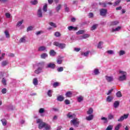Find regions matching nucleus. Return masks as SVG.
Masks as SVG:
<instances>
[{
  "label": "nucleus",
  "mask_w": 130,
  "mask_h": 130,
  "mask_svg": "<svg viewBox=\"0 0 130 130\" xmlns=\"http://www.w3.org/2000/svg\"><path fill=\"white\" fill-rule=\"evenodd\" d=\"M67 116L68 117V118H74V115H72L71 112L68 113Z\"/></svg>",
  "instance_id": "nucleus-27"
},
{
  "label": "nucleus",
  "mask_w": 130,
  "mask_h": 130,
  "mask_svg": "<svg viewBox=\"0 0 130 130\" xmlns=\"http://www.w3.org/2000/svg\"><path fill=\"white\" fill-rule=\"evenodd\" d=\"M1 121L2 122L3 125H7V120H6V119H2Z\"/></svg>",
  "instance_id": "nucleus-33"
},
{
  "label": "nucleus",
  "mask_w": 130,
  "mask_h": 130,
  "mask_svg": "<svg viewBox=\"0 0 130 130\" xmlns=\"http://www.w3.org/2000/svg\"><path fill=\"white\" fill-rule=\"evenodd\" d=\"M37 123H39V129H42L43 127H45L46 126V123L42 121V120L41 119H37Z\"/></svg>",
  "instance_id": "nucleus-1"
},
{
  "label": "nucleus",
  "mask_w": 130,
  "mask_h": 130,
  "mask_svg": "<svg viewBox=\"0 0 130 130\" xmlns=\"http://www.w3.org/2000/svg\"><path fill=\"white\" fill-rule=\"evenodd\" d=\"M50 125H49L47 123H46V126H45V128L46 130L50 129Z\"/></svg>",
  "instance_id": "nucleus-53"
},
{
  "label": "nucleus",
  "mask_w": 130,
  "mask_h": 130,
  "mask_svg": "<svg viewBox=\"0 0 130 130\" xmlns=\"http://www.w3.org/2000/svg\"><path fill=\"white\" fill-rule=\"evenodd\" d=\"M43 11L44 12H47V4H45L43 8Z\"/></svg>",
  "instance_id": "nucleus-44"
},
{
  "label": "nucleus",
  "mask_w": 130,
  "mask_h": 130,
  "mask_svg": "<svg viewBox=\"0 0 130 130\" xmlns=\"http://www.w3.org/2000/svg\"><path fill=\"white\" fill-rule=\"evenodd\" d=\"M88 17L89 18H93L94 17V14H93V13L90 12L89 13Z\"/></svg>",
  "instance_id": "nucleus-60"
},
{
  "label": "nucleus",
  "mask_w": 130,
  "mask_h": 130,
  "mask_svg": "<svg viewBox=\"0 0 130 130\" xmlns=\"http://www.w3.org/2000/svg\"><path fill=\"white\" fill-rule=\"evenodd\" d=\"M65 95L66 97L68 98H71V97L73 96V92H72V91H67Z\"/></svg>",
  "instance_id": "nucleus-9"
},
{
  "label": "nucleus",
  "mask_w": 130,
  "mask_h": 130,
  "mask_svg": "<svg viewBox=\"0 0 130 130\" xmlns=\"http://www.w3.org/2000/svg\"><path fill=\"white\" fill-rule=\"evenodd\" d=\"M23 22H24V20H23L20 21H18L17 23L16 26H17V27H20V26H21V25L23 24Z\"/></svg>",
  "instance_id": "nucleus-36"
},
{
  "label": "nucleus",
  "mask_w": 130,
  "mask_h": 130,
  "mask_svg": "<svg viewBox=\"0 0 130 130\" xmlns=\"http://www.w3.org/2000/svg\"><path fill=\"white\" fill-rule=\"evenodd\" d=\"M74 50H75V51H76V52H79V51H80V50H81V48H75Z\"/></svg>",
  "instance_id": "nucleus-63"
},
{
  "label": "nucleus",
  "mask_w": 130,
  "mask_h": 130,
  "mask_svg": "<svg viewBox=\"0 0 130 130\" xmlns=\"http://www.w3.org/2000/svg\"><path fill=\"white\" fill-rule=\"evenodd\" d=\"M122 125L120 123L118 124L115 127V130H119V128L121 127Z\"/></svg>",
  "instance_id": "nucleus-25"
},
{
  "label": "nucleus",
  "mask_w": 130,
  "mask_h": 130,
  "mask_svg": "<svg viewBox=\"0 0 130 130\" xmlns=\"http://www.w3.org/2000/svg\"><path fill=\"white\" fill-rule=\"evenodd\" d=\"M48 55L46 53H43L41 55V58H46V57H47Z\"/></svg>",
  "instance_id": "nucleus-41"
},
{
  "label": "nucleus",
  "mask_w": 130,
  "mask_h": 130,
  "mask_svg": "<svg viewBox=\"0 0 130 130\" xmlns=\"http://www.w3.org/2000/svg\"><path fill=\"white\" fill-rule=\"evenodd\" d=\"M93 111L94 110H93V108H90L87 112V114H88V115H92V113H93Z\"/></svg>",
  "instance_id": "nucleus-12"
},
{
  "label": "nucleus",
  "mask_w": 130,
  "mask_h": 130,
  "mask_svg": "<svg viewBox=\"0 0 130 130\" xmlns=\"http://www.w3.org/2000/svg\"><path fill=\"white\" fill-rule=\"evenodd\" d=\"M106 79L108 82H112L113 81V77L106 76Z\"/></svg>",
  "instance_id": "nucleus-16"
},
{
  "label": "nucleus",
  "mask_w": 130,
  "mask_h": 130,
  "mask_svg": "<svg viewBox=\"0 0 130 130\" xmlns=\"http://www.w3.org/2000/svg\"><path fill=\"white\" fill-rule=\"evenodd\" d=\"M38 16L39 18H42L43 15H42V10L41 9H40L38 11Z\"/></svg>",
  "instance_id": "nucleus-11"
},
{
  "label": "nucleus",
  "mask_w": 130,
  "mask_h": 130,
  "mask_svg": "<svg viewBox=\"0 0 130 130\" xmlns=\"http://www.w3.org/2000/svg\"><path fill=\"white\" fill-rule=\"evenodd\" d=\"M64 8L65 12H66L67 13H68V12H70V8L68 7V6L67 5V4H64Z\"/></svg>",
  "instance_id": "nucleus-21"
},
{
  "label": "nucleus",
  "mask_w": 130,
  "mask_h": 130,
  "mask_svg": "<svg viewBox=\"0 0 130 130\" xmlns=\"http://www.w3.org/2000/svg\"><path fill=\"white\" fill-rule=\"evenodd\" d=\"M85 33L84 30H79L76 32L77 35H80V34H84Z\"/></svg>",
  "instance_id": "nucleus-23"
},
{
  "label": "nucleus",
  "mask_w": 130,
  "mask_h": 130,
  "mask_svg": "<svg viewBox=\"0 0 130 130\" xmlns=\"http://www.w3.org/2000/svg\"><path fill=\"white\" fill-rule=\"evenodd\" d=\"M68 29L69 31H77V30H78V27L70 26L68 27Z\"/></svg>",
  "instance_id": "nucleus-7"
},
{
  "label": "nucleus",
  "mask_w": 130,
  "mask_h": 130,
  "mask_svg": "<svg viewBox=\"0 0 130 130\" xmlns=\"http://www.w3.org/2000/svg\"><path fill=\"white\" fill-rule=\"evenodd\" d=\"M89 51H86V52H82L81 55H84V56H88V55L89 54Z\"/></svg>",
  "instance_id": "nucleus-40"
},
{
  "label": "nucleus",
  "mask_w": 130,
  "mask_h": 130,
  "mask_svg": "<svg viewBox=\"0 0 130 130\" xmlns=\"http://www.w3.org/2000/svg\"><path fill=\"white\" fill-rule=\"evenodd\" d=\"M71 124H73L76 127H78L80 124V121L78 119V118H75L70 121Z\"/></svg>",
  "instance_id": "nucleus-3"
},
{
  "label": "nucleus",
  "mask_w": 130,
  "mask_h": 130,
  "mask_svg": "<svg viewBox=\"0 0 130 130\" xmlns=\"http://www.w3.org/2000/svg\"><path fill=\"white\" fill-rule=\"evenodd\" d=\"M120 2H121V0H117L116 2H115L114 4L113 5L114 7H116V6L119 5Z\"/></svg>",
  "instance_id": "nucleus-38"
},
{
  "label": "nucleus",
  "mask_w": 130,
  "mask_h": 130,
  "mask_svg": "<svg viewBox=\"0 0 130 130\" xmlns=\"http://www.w3.org/2000/svg\"><path fill=\"white\" fill-rule=\"evenodd\" d=\"M93 118H94V115L93 114L89 115L88 116L86 117V120H88V121H90V120H92Z\"/></svg>",
  "instance_id": "nucleus-8"
},
{
  "label": "nucleus",
  "mask_w": 130,
  "mask_h": 130,
  "mask_svg": "<svg viewBox=\"0 0 130 130\" xmlns=\"http://www.w3.org/2000/svg\"><path fill=\"white\" fill-rule=\"evenodd\" d=\"M108 118L109 120H111V119H113V118H114V116H113V115L112 114H109L108 115Z\"/></svg>",
  "instance_id": "nucleus-22"
},
{
  "label": "nucleus",
  "mask_w": 130,
  "mask_h": 130,
  "mask_svg": "<svg viewBox=\"0 0 130 130\" xmlns=\"http://www.w3.org/2000/svg\"><path fill=\"white\" fill-rule=\"evenodd\" d=\"M49 54L52 56H54V55H55V54H56V52H55V51H54V50H51L49 52Z\"/></svg>",
  "instance_id": "nucleus-19"
},
{
  "label": "nucleus",
  "mask_w": 130,
  "mask_h": 130,
  "mask_svg": "<svg viewBox=\"0 0 130 130\" xmlns=\"http://www.w3.org/2000/svg\"><path fill=\"white\" fill-rule=\"evenodd\" d=\"M112 129H113V126L111 125H109L106 129V130H112Z\"/></svg>",
  "instance_id": "nucleus-48"
},
{
  "label": "nucleus",
  "mask_w": 130,
  "mask_h": 130,
  "mask_svg": "<svg viewBox=\"0 0 130 130\" xmlns=\"http://www.w3.org/2000/svg\"><path fill=\"white\" fill-rule=\"evenodd\" d=\"M49 25L51 26V27H54V28H56L57 27L56 24L53 22H50Z\"/></svg>",
  "instance_id": "nucleus-43"
},
{
  "label": "nucleus",
  "mask_w": 130,
  "mask_h": 130,
  "mask_svg": "<svg viewBox=\"0 0 130 130\" xmlns=\"http://www.w3.org/2000/svg\"><path fill=\"white\" fill-rule=\"evenodd\" d=\"M63 71V67H60L59 68L57 69L58 72H62Z\"/></svg>",
  "instance_id": "nucleus-62"
},
{
  "label": "nucleus",
  "mask_w": 130,
  "mask_h": 130,
  "mask_svg": "<svg viewBox=\"0 0 130 130\" xmlns=\"http://www.w3.org/2000/svg\"><path fill=\"white\" fill-rule=\"evenodd\" d=\"M116 96H117V97H118V98L122 97V95L121 94V92L120 91H118V92L116 93Z\"/></svg>",
  "instance_id": "nucleus-47"
},
{
  "label": "nucleus",
  "mask_w": 130,
  "mask_h": 130,
  "mask_svg": "<svg viewBox=\"0 0 130 130\" xmlns=\"http://www.w3.org/2000/svg\"><path fill=\"white\" fill-rule=\"evenodd\" d=\"M119 73L122 74V75L119 76L118 80L120 82H122V81H125V80H126V72L124 71H120Z\"/></svg>",
  "instance_id": "nucleus-2"
},
{
  "label": "nucleus",
  "mask_w": 130,
  "mask_h": 130,
  "mask_svg": "<svg viewBox=\"0 0 130 130\" xmlns=\"http://www.w3.org/2000/svg\"><path fill=\"white\" fill-rule=\"evenodd\" d=\"M57 63L58 64H61L62 63V60H61V59H58L57 60Z\"/></svg>",
  "instance_id": "nucleus-52"
},
{
  "label": "nucleus",
  "mask_w": 130,
  "mask_h": 130,
  "mask_svg": "<svg viewBox=\"0 0 130 130\" xmlns=\"http://www.w3.org/2000/svg\"><path fill=\"white\" fill-rule=\"evenodd\" d=\"M52 91H51V90H49L47 93V95L48 96H49V97H51V96H52V94L51 93Z\"/></svg>",
  "instance_id": "nucleus-51"
},
{
  "label": "nucleus",
  "mask_w": 130,
  "mask_h": 130,
  "mask_svg": "<svg viewBox=\"0 0 130 130\" xmlns=\"http://www.w3.org/2000/svg\"><path fill=\"white\" fill-rule=\"evenodd\" d=\"M101 44H103V42L100 41L98 45V48L102 49V47L101 46Z\"/></svg>",
  "instance_id": "nucleus-46"
},
{
  "label": "nucleus",
  "mask_w": 130,
  "mask_h": 130,
  "mask_svg": "<svg viewBox=\"0 0 130 130\" xmlns=\"http://www.w3.org/2000/svg\"><path fill=\"white\" fill-rule=\"evenodd\" d=\"M94 74L95 75H99V74H100V72H99V69H94Z\"/></svg>",
  "instance_id": "nucleus-32"
},
{
  "label": "nucleus",
  "mask_w": 130,
  "mask_h": 130,
  "mask_svg": "<svg viewBox=\"0 0 130 130\" xmlns=\"http://www.w3.org/2000/svg\"><path fill=\"white\" fill-rule=\"evenodd\" d=\"M57 100L58 101L61 102L64 100V97H63L62 95H59L57 96Z\"/></svg>",
  "instance_id": "nucleus-10"
},
{
  "label": "nucleus",
  "mask_w": 130,
  "mask_h": 130,
  "mask_svg": "<svg viewBox=\"0 0 130 130\" xmlns=\"http://www.w3.org/2000/svg\"><path fill=\"white\" fill-rule=\"evenodd\" d=\"M64 103L66 104V105H68V104H70L71 102H70V100H66L64 101Z\"/></svg>",
  "instance_id": "nucleus-59"
},
{
  "label": "nucleus",
  "mask_w": 130,
  "mask_h": 130,
  "mask_svg": "<svg viewBox=\"0 0 130 130\" xmlns=\"http://www.w3.org/2000/svg\"><path fill=\"white\" fill-rule=\"evenodd\" d=\"M119 24V22L118 21H114L111 22V26H116V25H118Z\"/></svg>",
  "instance_id": "nucleus-15"
},
{
  "label": "nucleus",
  "mask_w": 130,
  "mask_h": 130,
  "mask_svg": "<svg viewBox=\"0 0 130 130\" xmlns=\"http://www.w3.org/2000/svg\"><path fill=\"white\" fill-rule=\"evenodd\" d=\"M5 16H6V18H11V14L9 13H6Z\"/></svg>",
  "instance_id": "nucleus-58"
},
{
  "label": "nucleus",
  "mask_w": 130,
  "mask_h": 130,
  "mask_svg": "<svg viewBox=\"0 0 130 130\" xmlns=\"http://www.w3.org/2000/svg\"><path fill=\"white\" fill-rule=\"evenodd\" d=\"M19 41H20V43H24V42H25L26 39H25V38H21L20 39Z\"/></svg>",
  "instance_id": "nucleus-56"
},
{
  "label": "nucleus",
  "mask_w": 130,
  "mask_h": 130,
  "mask_svg": "<svg viewBox=\"0 0 130 130\" xmlns=\"http://www.w3.org/2000/svg\"><path fill=\"white\" fill-rule=\"evenodd\" d=\"M48 68L50 69H55V64L50 63L48 64Z\"/></svg>",
  "instance_id": "nucleus-13"
},
{
  "label": "nucleus",
  "mask_w": 130,
  "mask_h": 130,
  "mask_svg": "<svg viewBox=\"0 0 130 130\" xmlns=\"http://www.w3.org/2000/svg\"><path fill=\"white\" fill-rule=\"evenodd\" d=\"M5 34L6 35V38H10V34L8 30L5 31Z\"/></svg>",
  "instance_id": "nucleus-35"
},
{
  "label": "nucleus",
  "mask_w": 130,
  "mask_h": 130,
  "mask_svg": "<svg viewBox=\"0 0 130 130\" xmlns=\"http://www.w3.org/2000/svg\"><path fill=\"white\" fill-rule=\"evenodd\" d=\"M39 51H44V50H46V47L45 46H41L38 48Z\"/></svg>",
  "instance_id": "nucleus-18"
},
{
  "label": "nucleus",
  "mask_w": 130,
  "mask_h": 130,
  "mask_svg": "<svg viewBox=\"0 0 130 130\" xmlns=\"http://www.w3.org/2000/svg\"><path fill=\"white\" fill-rule=\"evenodd\" d=\"M2 92L3 94H6L7 93V88H3L2 90Z\"/></svg>",
  "instance_id": "nucleus-61"
},
{
  "label": "nucleus",
  "mask_w": 130,
  "mask_h": 130,
  "mask_svg": "<svg viewBox=\"0 0 130 130\" xmlns=\"http://www.w3.org/2000/svg\"><path fill=\"white\" fill-rule=\"evenodd\" d=\"M39 113H44V108H40L39 111Z\"/></svg>",
  "instance_id": "nucleus-57"
},
{
  "label": "nucleus",
  "mask_w": 130,
  "mask_h": 130,
  "mask_svg": "<svg viewBox=\"0 0 130 130\" xmlns=\"http://www.w3.org/2000/svg\"><path fill=\"white\" fill-rule=\"evenodd\" d=\"M42 70V69H41V68L39 67L37 70H35V74H40V73H41V70Z\"/></svg>",
  "instance_id": "nucleus-20"
},
{
  "label": "nucleus",
  "mask_w": 130,
  "mask_h": 130,
  "mask_svg": "<svg viewBox=\"0 0 130 130\" xmlns=\"http://www.w3.org/2000/svg\"><path fill=\"white\" fill-rule=\"evenodd\" d=\"M120 29H121V27L120 26H118L117 27H116L115 29L112 28L111 30V32H116L117 31H119V30H120Z\"/></svg>",
  "instance_id": "nucleus-17"
},
{
  "label": "nucleus",
  "mask_w": 130,
  "mask_h": 130,
  "mask_svg": "<svg viewBox=\"0 0 130 130\" xmlns=\"http://www.w3.org/2000/svg\"><path fill=\"white\" fill-rule=\"evenodd\" d=\"M100 14L101 16L103 17H106V15H107V9H101L100 10Z\"/></svg>",
  "instance_id": "nucleus-5"
},
{
  "label": "nucleus",
  "mask_w": 130,
  "mask_h": 130,
  "mask_svg": "<svg viewBox=\"0 0 130 130\" xmlns=\"http://www.w3.org/2000/svg\"><path fill=\"white\" fill-rule=\"evenodd\" d=\"M112 99H113L112 98V97H111L110 96H108L107 98V102H111V101H112Z\"/></svg>",
  "instance_id": "nucleus-39"
},
{
  "label": "nucleus",
  "mask_w": 130,
  "mask_h": 130,
  "mask_svg": "<svg viewBox=\"0 0 130 130\" xmlns=\"http://www.w3.org/2000/svg\"><path fill=\"white\" fill-rule=\"evenodd\" d=\"M128 117V114H124L123 116H122L120 117L119 119H118V121H123L124 119H126Z\"/></svg>",
  "instance_id": "nucleus-6"
},
{
  "label": "nucleus",
  "mask_w": 130,
  "mask_h": 130,
  "mask_svg": "<svg viewBox=\"0 0 130 130\" xmlns=\"http://www.w3.org/2000/svg\"><path fill=\"white\" fill-rule=\"evenodd\" d=\"M81 37L82 39H86V38H89V37H90V35L89 34H85Z\"/></svg>",
  "instance_id": "nucleus-30"
},
{
  "label": "nucleus",
  "mask_w": 130,
  "mask_h": 130,
  "mask_svg": "<svg viewBox=\"0 0 130 130\" xmlns=\"http://www.w3.org/2000/svg\"><path fill=\"white\" fill-rule=\"evenodd\" d=\"M83 100H84V98H83V96H80L78 98V102H82Z\"/></svg>",
  "instance_id": "nucleus-50"
},
{
  "label": "nucleus",
  "mask_w": 130,
  "mask_h": 130,
  "mask_svg": "<svg viewBox=\"0 0 130 130\" xmlns=\"http://www.w3.org/2000/svg\"><path fill=\"white\" fill-rule=\"evenodd\" d=\"M107 52L108 54H113L114 53V52L112 50H108Z\"/></svg>",
  "instance_id": "nucleus-55"
},
{
  "label": "nucleus",
  "mask_w": 130,
  "mask_h": 130,
  "mask_svg": "<svg viewBox=\"0 0 130 130\" xmlns=\"http://www.w3.org/2000/svg\"><path fill=\"white\" fill-rule=\"evenodd\" d=\"M114 108H117L118 106H119V101H116L114 103V105H113Z\"/></svg>",
  "instance_id": "nucleus-14"
},
{
  "label": "nucleus",
  "mask_w": 130,
  "mask_h": 130,
  "mask_svg": "<svg viewBox=\"0 0 130 130\" xmlns=\"http://www.w3.org/2000/svg\"><path fill=\"white\" fill-rule=\"evenodd\" d=\"M58 86H59V83L58 82H54L53 84L54 88H56V87H58Z\"/></svg>",
  "instance_id": "nucleus-34"
},
{
  "label": "nucleus",
  "mask_w": 130,
  "mask_h": 130,
  "mask_svg": "<svg viewBox=\"0 0 130 130\" xmlns=\"http://www.w3.org/2000/svg\"><path fill=\"white\" fill-rule=\"evenodd\" d=\"M32 30H33V26H30L27 28L26 31L27 32H29V31H32Z\"/></svg>",
  "instance_id": "nucleus-45"
},
{
  "label": "nucleus",
  "mask_w": 130,
  "mask_h": 130,
  "mask_svg": "<svg viewBox=\"0 0 130 130\" xmlns=\"http://www.w3.org/2000/svg\"><path fill=\"white\" fill-rule=\"evenodd\" d=\"M53 45L55 46H57L60 48L61 49H63V48H66V45L64 43H59L58 42H54L53 43Z\"/></svg>",
  "instance_id": "nucleus-4"
},
{
  "label": "nucleus",
  "mask_w": 130,
  "mask_h": 130,
  "mask_svg": "<svg viewBox=\"0 0 130 130\" xmlns=\"http://www.w3.org/2000/svg\"><path fill=\"white\" fill-rule=\"evenodd\" d=\"M97 26H98V25H97V24H94V25L91 27V31H93V30H95V29L97 28Z\"/></svg>",
  "instance_id": "nucleus-42"
},
{
  "label": "nucleus",
  "mask_w": 130,
  "mask_h": 130,
  "mask_svg": "<svg viewBox=\"0 0 130 130\" xmlns=\"http://www.w3.org/2000/svg\"><path fill=\"white\" fill-rule=\"evenodd\" d=\"M30 4L34 5H37V4H38V1L37 0H35L34 1H31Z\"/></svg>",
  "instance_id": "nucleus-49"
},
{
  "label": "nucleus",
  "mask_w": 130,
  "mask_h": 130,
  "mask_svg": "<svg viewBox=\"0 0 130 130\" xmlns=\"http://www.w3.org/2000/svg\"><path fill=\"white\" fill-rule=\"evenodd\" d=\"M33 84L35 86H37V85H38V80L37 79V78L34 79V80H33Z\"/></svg>",
  "instance_id": "nucleus-24"
},
{
  "label": "nucleus",
  "mask_w": 130,
  "mask_h": 130,
  "mask_svg": "<svg viewBox=\"0 0 130 130\" xmlns=\"http://www.w3.org/2000/svg\"><path fill=\"white\" fill-rule=\"evenodd\" d=\"M101 120H104V123H107V122H108V120L106 117H103L101 118Z\"/></svg>",
  "instance_id": "nucleus-31"
},
{
  "label": "nucleus",
  "mask_w": 130,
  "mask_h": 130,
  "mask_svg": "<svg viewBox=\"0 0 130 130\" xmlns=\"http://www.w3.org/2000/svg\"><path fill=\"white\" fill-rule=\"evenodd\" d=\"M61 36V34H60V32L58 31H56L54 33V36H55V37H60Z\"/></svg>",
  "instance_id": "nucleus-29"
},
{
  "label": "nucleus",
  "mask_w": 130,
  "mask_h": 130,
  "mask_svg": "<svg viewBox=\"0 0 130 130\" xmlns=\"http://www.w3.org/2000/svg\"><path fill=\"white\" fill-rule=\"evenodd\" d=\"M60 9H61V5L60 4H59L56 7V11L57 12H59Z\"/></svg>",
  "instance_id": "nucleus-28"
},
{
  "label": "nucleus",
  "mask_w": 130,
  "mask_h": 130,
  "mask_svg": "<svg viewBox=\"0 0 130 130\" xmlns=\"http://www.w3.org/2000/svg\"><path fill=\"white\" fill-rule=\"evenodd\" d=\"M123 54H125V52L123 50H120L119 51V55L121 56V55H123Z\"/></svg>",
  "instance_id": "nucleus-54"
},
{
  "label": "nucleus",
  "mask_w": 130,
  "mask_h": 130,
  "mask_svg": "<svg viewBox=\"0 0 130 130\" xmlns=\"http://www.w3.org/2000/svg\"><path fill=\"white\" fill-rule=\"evenodd\" d=\"M2 64L3 67H6V66L9 64V62L7 60L3 61L2 62Z\"/></svg>",
  "instance_id": "nucleus-26"
},
{
  "label": "nucleus",
  "mask_w": 130,
  "mask_h": 130,
  "mask_svg": "<svg viewBox=\"0 0 130 130\" xmlns=\"http://www.w3.org/2000/svg\"><path fill=\"white\" fill-rule=\"evenodd\" d=\"M2 83L4 86H7V80L5 78L2 79Z\"/></svg>",
  "instance_id": "nucleus-37"
},
{
  "label": "nucleus",
  "mask_w": 130,
  "mask_h": 130,
  "mask_svg": "<svg viewBox=\"0 0 130 130\" xmlns=\"http://www.w3.org/2000/svg\"><path fill=\"white\" fill-rule=\"evenodd\" d=\"M112 91H113V89H111V90H109L108 92L107 93V95H110Z\"/></svg>",
  "instance_id": "nucleus-64"
}]
</instances>
